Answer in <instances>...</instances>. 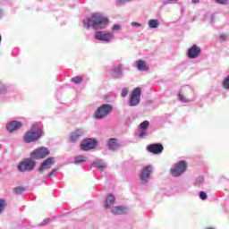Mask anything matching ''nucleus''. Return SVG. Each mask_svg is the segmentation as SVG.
<instances>
[{"label": "nucleus", "instance_id": "nucleus-1", "mask_svg": "<svg viewBox=\"0 0 229 229\" xmlns=\"http://www.w3.org/2000/svg\"><path fill=\"white\" fill-rule=\"evenodd\" d=\"M108 24V19L102 17L99 13H94L91 19H88L87 21H83L84 28H101Z\"/></svg>", "mask_w": 229, "mask_h": 229}, {"label": "nucleus", "instance_id": "nucleus-2", "mask_svg": "<svg viewBox=\"0 0 229 229\" xmlns=\"http://www.w3.org/2000/svg\"><path fill=\"white\" fill-rule=\"evenodd\" d=\"M42 137V129L38 123L32 124L30 131H28L24 136V141L27 143L36 142Z\"/></svg>", "mask_w": 229, "mask_h": 229}, {"label": "nucleus", "instance_id": "nucleus-3", "mask_svg": "<svg viewBox=\"0 0 229 229\" xmlns=\"http://www.w3.org/2000/svg\"><path fill=\"white\" fill-rule=\"evenodd\" d=\"M114 110V106L109 104H104L100 106L95 112V119H103L110 114Z\"/></svg>", "mask_w": 229, "mask_h": 229}, {"label": "nucleus", "instance_id": "nucleus-4", "mask_svg": "<svg viewBox=\"0 0 229 229\" xmlns=\"http://www.w3.org/2000/svg\"><path fill=\"white\" fill-rule=\"evenodd\" d=\"M35 165H37V163H35L33 157H30L20 163V165H18V169L21 173H24L26 171H33V169H35Z\"/></svg>", "mask_w": 229, "mask_h": 229}, {"label": "nucleus", "instance_id": "nucleus-5", "mask_svg": "<svg viewBox=\"0 0 229 229\" xmlns=\"http://www.w3.org/2000/svg\"><path fill=\"white\" fill-rule=\"evenodd\" d=\"M142 94V89L140 88H135L131 95L129 105L130 106H137L140 103V96Z\"/></svg>", "mask_w": 229, "mask_h": 229}, {"label": "nucleus", "instance_id": "nucleus-6", "mask_svg": "<svg viewBox=\"0 0 229 229\" xmlns=\"http://www.w3.org/2000/svg\"><path fill=\"white\" fill-rule=\"evenodd\" d=\"M187 171V162L180 161L175 165L174 168H171L170 173L173 176H180L183 174L184 172Z\"/></svg>", "mask_w": 229, "mask_h": 229}, {"label": "nucleus", "instance_id": "nucleus-7", "mask_svg": "<svg viewBox=\"0 0 229 229\" xmlns=\"http://www.w3.org/2000/svg\"><path fill=\"white\" fill-rule=\"evenodd\" d=\"M47 155H49V149L47 148L41 147L32 151L30 157L34 160H40L42 158H46Z\"/></svg>", "mask_w": 229, "mask_h": 229}, {"label": "nucleus", "instance_id": "nucleus-8", "mask_svg": "<svg viewBox=\"0 0 229 229\" xmlns=\"http://www.w3.org/2000/svg\"><path fill=\"white\" fill-rule=\"evenodd\" d=\"M151 173H153V165H148L147 166H144L140 175L141 182H144V183H148V180L151 178Z\"/></svg>", "mask_w": 229, "mask_h": 229}, {"label": "nucleus", "instance_id": "nucleus-9", "mask_svg": "<svg viewBox=\"0 0 229 229\" xmlns=\"http://www.w3.org/2000/svg\"><path fill=\"white\" fill-rule=\"evenodd\" d=\"M147 150L153 155H160L164 151V145L161 143L150 144L147 146Z\"/></svg>", "mask_w": 229, "mask_h": 229}, {"label": "nucleus", "instance_id": "nucleus-10", "mask_svg": "<svg viewBox=\"0 0 229 229\" xmlns=\"http://www.w3.org/2000/svg\"><path fill=\"white\" fill-rule=\"evenodd\" d=\"M113 38L114 34L110 32L98 31L95 34V38L97 40H102L103 42H110V40H112Z\"/></svg>", "mask_w": 229, "mask_h": 229}, {"label": "nucleus", "instance_id": "nucleus-11", "mask_svg": "<svg viewBox=\"0 0 229 229\" xmlns=\"http://www.w3.org/2000/svg\"><path fill=\"white\" fill-rule=\"evenodd\" d=\"M55 165V158L54 157H48L38 167L39 173H44L45 171H47V169H51Z\"/></svg>", "mask_w": 229, "mask_h": 229}, {"label": "nucleus", "instance_id": "nucleus-12", "mask_svg": "<svg viewBox=\"0 0 229 229\" xmlns=\"http://www.w3.org/2000/svg\"><path fill=\"white\" fill-rule=\"evenodd\" d=\"M187 55L189 58H198L201 55V47L198 45H193L188 49Z\"/></svg>", "mask_w": 229, "mask_h": 229}, {"label": "nucleus", "instance_id": "nucleus-13", "mask_svg": "<svg viewBox=\"0 0 229 229\" xmlns=\"http://www.w3.org/2000/svg\"><path fill=\"white\" fill-rule=\"evenodd\" d=\"M96 148V140H84L81 144V149L83 151H89V149H94Z\"/></svg>", "mask_w": 229, "mask_h": 229}, {"label": "nucleus", "instance_id": "nucleus-14", "mask_svg": "<svg viewBox=\"0 0 229 229\" xmlns=\"http://www.w3.org/2000/svg\"><path fill=\"white\" fill-rule=\"evenodd\" d=\"M20 128H22V123L19 121H12L6 125L9 133H13V131L20 130Z\"/></svg>", "mask_w": 229, "mask_h": 229}, {"label": "nucleus", "instance_id": "nucleus-15", "mask_svg": "<svg viewBox=\"0 0 229 229\" xmlns=\"http://www.w3.org/2000/svg\"><path fill=\"white\" fill-rule=\"evenodd\" d=\"M81 135H83V130L77 129L76 131L70 133L68 140L69 142H78Z\"/></svg>", "mask_w": 229, "mask_h": 229}, {"label": "nucleus", "instance_id": "nucleus-16", "mask_svg": "<svg viewBox=\"0 0 229 229\" xmlns=\"http://www.w3.org/2000/svg\"><path fill=\"white\" fill-rule=\"evenodd\" d=\"M107 146L109 149H112L113 151H115V149H119L121 148V144L119 143V140L115 138H111L108 140Z\"/></svg>", "mask_w": 229, "mask_h": 229}, {"label": "nucleus", "instance_id": "nucleus-17", "mask_svg": "<svg viewBox=\"0 0 229 229\" xmlns=\"http://www.w3.org/2000/svg\"><path fill=\"white\" fill-rule=\"evenodd\" d=\"M111 212L115 216H119L121 214H126V208H124V206H116L112 208Z\"/></svg>", "mask_w": 229, "mask_h": 229}, {"label": "nucleus", "instance_id": "nucleus-18", "mask_svg": "<svg viewBox=\"0 0 229 229\" xmlns=\"http://www.w3.org/2000/svg\"><path fill=\"white\" fill-rule=\"evenodd\" d=\"M136 67L139 71H148V69H149V66H148V64H146V61L142 59H140L137 62Z\"/></svg>", "mask_w": 229, "mask_h": 229}, {"label": "nucleus", "instance_id": "nucleus-19", "mask_svg": "<svg viewBox=\"0 0 229 229\" xmlns=\"http://www.w3.org/2000/svg\"><path fill=\"white\" fill-rule=\"evenodd\" d=\"M115 203V197L112 194L107 195L105 208H110V205H114Z\"/></svg>", "mask_w": 229, "mask_h": 229}, {"label": "nucleus", "instance_id": "nucleus-20", "mask_svg": "<svg viewBox=\"0 0 229 229\" xmlns=\"http://www.w3.org/2000/svg\"><path fill=\"white\" fill-rule=\"evenodd\" d=\"M93 167H95V169H99V171H105L106 165L101 161H96L93 163Z\"/></svg>", "mask_w": 229, "mask_h": 229}, {"label": "nucleus", "instance_id": "nucleus-21", "mask_svg": "<svg viewBox=\"0 0 229 229\" xmlns=\"http://www.w3.org/2000/svg\"><path fill=\"white\" fill-rule=\"evenodd\" d=\"M114 72H115L117 76H121L123 74V64H118L114 66Z\"/></svg>", "mask_w": 229, "mask_h": 229}, {"label": "nucleus", "instance_id": "nucleus-22", "mask_svg": "<svg viewBox=\"0 0 229 229\" xmlns=\"http://www.w3.org/2000/svg\"><path fill=\"white\" fill-rule=\"evenodd\" d=\"M87 160V157L85 156H77L74 158V163L75 164H80L81 162H85Z\"/></svg>", "mask_w": 229, "mask_h": 229}, {"label": "nucleus", "instance_id": "nucleus-23", "mask_svg": "<svg viewBox=\"0 0 229 229\" xmlns=\"http://www.w3.org/2000/svg\"><path fill=\"white\" fill-rule=\"evenodd\" d=\"M72 81L75 83V85H80L81 81H83V78L81 76H76L72 78Z\"/></svg>", "mask_w": 229, "mask_h": 229}, {"label": "nucleus", "instance_id": "nucleus-24", "mask_svg": "<svg viewBox=\"0 0 229 229\" xmlns=\"http://www.w3.org/2000/svg\"><path fill=\"white\" fill-rule=\"evenodd\" d=\"M6 200L4 199H0V214L4 211L6 208Z\"/></svg>", "mask_w": 229, "mask_h": 229}, {"label": "nucleus", "instance_id": "nucleus-25", "mask_svg": "<svg viewBox=\"0 0 229 229\" xmlns=\"http://www.w3.org/2000/svg\"><path fill=\"white\" fill-rule=\"evenodd\" d=\"M148 26L149 28H158V20H149Z\"/></svg>", "mask_w": 229, "mask_h": 229}, {"label": "nucleus", "instance_id": "nucleus-26", "mask_svg": "<svg viewBox=\"0 0 229 229\" xmlns=\"http://www.w3.org/2000/svg\"><path fill=\"white\" fill-rule=\"evenodd\" d=\"M223 87L225 89V90H229V74L223 81Z\"/></svg>", "mask_w": 229, "mask_h": 229}, {"label": "nucleus", "instance_id": "nucleus-27", "mask_svg": "<svg viewBox=\"0 0 229 229\" xmlns=\"http://www.w3.org/2000/svg\"><path fill=\"white\" fill-rule=\"evenodd\" d=\"M149 127V122L148 120H145L144 122H142L140 124V128L141 130H146Z\"/></svg>", "mask_w": 229, "mask_h": 229}, {"label": "nucleus", "instance_id": "nucleus-28", "mask_svg": "<svg viewBox=\"0 0 229 229\" xmlns=\"http://www.w3.org/2000/svg\"><path fill=\"white\" fill-rule=\"evenodd\" d=\"M24 191H25V188L22 186H18V187L14 188V192L16 194H21V192H24Z\"/></svg>", "mask_w": 229, "mask_h": 229}, {"label": "nucleus", "instance_id": "nucleus-29", "mask_svg": "<svg viewBox=\"0 0 229 229\" xmlns=\"http://www.w3.org/2000/svg\"><path fill=\"white\" fill-rule=\"evenodd\" d=\"M179 99L180 101H182V103H189V99H187V98H185V96H183L182 93H179Z\"/></svg>", "mask_w": 229, "mask_h": 229}, {"label": "nucleus", "instance_id": "nucleus-30", "mask_svg": "<svg viewBox=\"0 0 229 229\" xmlns=\"http://www.w3.org/2000/svg\"><path fill=\"white\" fill-rule=\"evenodd\" d=\"M128 3V0H116V6H123Z\"/></svg>", "mask_w": 229, "mask_h": 229}, {"label": "nucleus", "instance_id": "nucleus-31", "mask_svg": "<svg viewBox=\"0 0 229 229\" xmlns=\"http://www.w3.org/2000/svg\"><path fill=\"white\" fill-rule=\"evenodd\" d=\"M122 98H126L128 96V89L127 88H123L121 92Z\"/></svg>", "mask_w": 229, "mask_h": 229}, {"label": "nucleus", "instance_id": "nucleus-32", "mask_svg": "<svg viewBox=\"0 0 229 229\" xmlns=\"http://www.w3.org/2000/svg\"><path fill=\"white\" fill-rule=\"evenodd\" d=\"M199 198L200 199H203V200L207 199V193H205V191H200Z\"/></svg>", "mask_w": 229, "mask_h": 229}, {"label": "nucleus", "instance_id": "nucleus-33", "mask_svg": "<svg viewBox=\"0 0 229 229\" xmlns=\"http://www.w3.org/2000/svg\"><path fill=\"white\" fill-rule=\"evenodd\" d=\"M218 4H227L228 0H215Z\"/></svg>", "mask_w": 229, "mask_h": 229}, {"label": "nucleus", "instance_id": "nucleus-34", "mask_svg": "<svg viewBox=\"0 0 229 229\" xmlns=\"http://www.w3.org/2000/svg\"><path fill=\"white\" fill-rule=\"evenodd\" d=\"M202 182H203V177H198L195 184L199 185Z\"/></svg>", "mask_w": 229, "mask_h": 229}, {"label": "nucleus", "instance_id": "nucleus-35", "mask_svg": "<svg viewBox=\"0 0 229 229\" xmlns=\"http://www.w3.org/2000/svg\"><path fill=\"white\" fill-rule=\"evenodd\" d=\"M48 176H56V169L52 170L49 174Z\"/></svg>", "mask_w": 229, "mask_h": 229}, {"label": "nucleus", "instance_id": "nucleus-36", "mask_svg": "<svg viewBox=\"0 0 229 229\" xmlns=\"http://www.w3.org/2000/svg\"><path fill=\"white\" fill-rule=\"evenodd\" d=\"M112 30H113V31H116L117 30H121V26L115 24L113 26Z\"/></svg>", "mask_w": 229, "mask_h": 229}, {"label": "nucleus", "instance_id": "nucleus-37", "mask_svg": "<svg viewBox=\"0 0 229 229\" xmlns=\"http://www.w3.org/2000/svg\"><path fill=\"white\" fill-rule=\"evenodd\" d=\"M131 26H136L137 28H140V23L132 21Z\"/></svg>", "mask_w": 229, "mask_h": 229}, {"label": "nucleus", "instance_id": "nucleus-38", "mask_svg": "<svg viewBox=\"0 0 229 229\" xmlns=\"http://www.w3.org/2000/svg\"><path fill=\"white\" fill-rule=\"evenodd\" d=\"M145 135H146V132L141 131V132H140L139 137H140V139H142V137H145Z\"/></svg>", "mask_w": 229, "mask_h": 229}, {"label": "nucleus", "instance_id": "nucleus-39", "mask_svg": "<svg viewBox=\"0 0 229 229\" xmlns=\"http://www.w3.org/2000/svg\"><path fill=\"white\" fill-rule=\"evenodd\" d=\"M220 38H221V40H225V38H226V36H225V35H220Z\"/></svg>", "mask_w": 229, "mask_h": 229}, {"label": "nucleus", "instance_id": "nucleus-40", "mask_svg": "<svg viewBox=\"0 0 229 229\" xmlns=\"http://www.w3.org/2000/svg\"><path fill=\"white\" fill-rule=\"evenodd\" d=\"M193 4H196V3H199V0H191Z\"/></svg>", "mask_w": 229, "mask_h": 229}, {"label": "nucleus", "instance_id": "nucleus-41", "mask_svg": "<svg viewBox=\"0 0 229 229\" xmlns=\"http://www.w3.org/2000/svg\"><path fill=\"white\" fill-rule=\"evenodd\" d=\"M1 40H3V38H2L1 35H0V42H1Z\"/></svg>", "mask_w": 229, "mask_h": 229}, {"label": "nucleus", "instance_id": "nucleus-42", "mask_svg": "<svg viewBox=\"0 0 229 229\" xmlns=\"http://www.w3.org/2000/svg\"><path fill=\"white\" fill-rule=\"evenodd\" d=\"M166 1H178V0H166Z\"/></svg>", "mask_w": 229, "mask_h": 229}, {"label": "nucleus", "instance_id": "nucleus-43", "mask_svg": "<svg viewBox=\"0 0 229 229\" xmlns=\"http://www.w3.org/2000/svg\"><path fill=\"white\" fill-rule=\"evenodd\" d=\"M208 229H214V228L210 227V228H208Z\"/></svg>", "mask_w": 229, "mask_h": 229}]
</instances>
